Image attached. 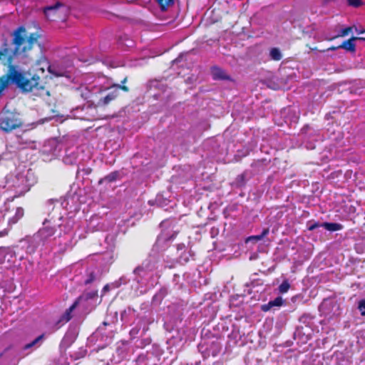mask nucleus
<instances>
[{"label": "nucleus", "mask_w": 365, "mask_h": 365, "mask_svg": "<svg viewBox=\"0 0 365 365\" xmlns=\"http://www.w3.org/2000/svg\"><path fill=\"white\" fill-rule=\"evenodd\" d=\"M26 77L24 73L18 71L14 65L9 66V70L5 76L0 78V93L8 85L11 83L16 84L24 91H38L43 88L42 81L37 74Z\"/></svg>", "instance_id": "f257e3e1"}, {"label": "nucleus", "mask_w": 365, "mask_h": 365, "mask_svg": "<svg viewBox=\"0 0 365 365\" xmlns=\"http://www.w3.org/2000/svg\"><path fill=\"white\" fill-rule=\"evenodd\" d=\"M93 88H98L99 91H106L110 88H114L113 91L108 93L106 96L101 98L99 101L98 102V106H106L108 103H110L112 101L115 100L118 96H119V90H122L125 92H128L129 88L128 86L125 85H120L117 83L113 84H107L106 86H101V85H94L93 86Z\"/></svg>", "instance_id": "f03ea898"}, {"label": "nucleus", "mask_w": 365, "mask_h": 365, "mask_svg": "<svg viewBox=\"0 0 365 365\" xmlns=\"http://www.w3.org/2000/svg\"><path fill=\"white\" fill-rule=\"evenodd\" d=\"M22 120L16 113L6 112L0 117V128L6 133H9L21 127Z\"/></svg>", "instance_id": "7ed1b4c3"}, {"label": "nucleus", "mask_w": 365, "mask_h": 365, "mask_svg": "<svg viewBox=\"0 0 365 365\" xmlns=\"http://www.w3.org/2000/svg\"><path fill=\"white\" fill-rule=\"evenodd\" d=\"M76 309L81 314H88L91 305V292L83 293L73 304Z\"/></svg>", "instance_id": "20e7f679"}, {"label": "nucleus", "mask_w": 365, "mask_h": 365, "mask_svg": "<svg viewBox=\"0 0 365 365\" xmlns=\"http://www.w3.org/2000/svg\"><path fill=\"white\" fill-rule=\"evenodd\" d=\"M45 67L48 68V71L50 73L56 76H64L65 71H59L56 69V68L53 66L48 65V62L47 60L44 58H41V59L38 60L35 64L34 71H40L42 74L44 73L45 71Z\"/></svg>", "instance_id": "39448f33"}, {"label": "nucleus", "mask_w": 365, "mask_h": 365, "mask_svg": "<svg viewBox=\"0 0 365 365\" xmlns=\"http://www.w3.org/2000/svg\"><path fill=\"white\" fill-rule=\"evenodd\" d=\"M63 4L57 1L52 6H48L43 8V13L47 19L50 21H56L58 14L60 8L63 7Z\"/></svg>", "instance_id": "423d86ee"}, {"label": "nucleus", "mask_w": 365, "mask_h": 365, "mask_svg": "<svg viewBox=\"0 0 365 365\" xmlns=\"http://www.w3.org/2000/svg\"><path fill=\"white\" fill-rule=\"evenodd\" d=\"M48 221L46 220L43 223V227L41 228L38 232V236L41 240L45 242L48 240L51 237L53 236L56 232V228L55 226H51L46 225Z\"/></svg>", "instance_id": "0eeeda50"}, {"label": "nucleus", "mask_w": 365, "mask_h": 365, "mask_svg": "<svg viewBox=\"0 0 365 365\" xmlns=\"http://www.w3.org/2000/svg\"><path fill=\"white\" fill-rule=\"evenodd\" d=\"M357 40L365 41V37L352 36L349 39L344 41L339 46V47L345 49L347 51L354 53L356 51V44L354 43V41Z\"/></svg>", "instance_id": "6e6552de"}, {"label": "nucleus", "mask_w": 365, "mask_h": 365, "mask_svg": "<svg viewBox=\"0 0 365 365\" xmlns=\"http://www.w3.org/2000/svg\"><path fill=\"white\" fill-rule=\"evenodd\" d=\"M211 73L214 80H231L230 76L223 69L217 66L211 68Z\"/></svg>", "instance_id": "1a4fd4ad"}, {"label": "nucleus", "mask_w": 365, "mask_h": 365, "mask_svg": "<svg viewBox=\"0 0 365 365\" xmlns=\"http://www.w3.org/2000/svg\"><path fill=\"white\" fill-rule=\"evenodd\" d=\"M284 300L282 297L279 296L274 300L269 301L267 304H262L261 306V310L267 312L269 311L274 307H281L284 304Z\"/></svg>", "instance_id": "9d476101"}, {"label": "nucleus", "mask_w": 365, "mask_h": 365, "mask_svg": "<svg viewBox=\"0 0 365 365\" xmlns=\"http://www.w3.org/2000/svg\"><path fill=\"white\" fill-rule=\"evenodd\" d=\"M75 305L72 304L65 312L62 314L60 319L56 322V325L61 327V325L69 322L72 318V312L75 310Z\"/></svg>", "instance_id": "9b49d317"}, {"label": "nucleus", "mask_w": 365, "mask_h": 365, "mask_svg": "<svg viewBox=\"0 0 365 365\" xmlns=\"http://www.w3.org/2000/svg\"><path fill=\"white\" fill-rule=\"evenodd\" d=\"M322 227L331 232L338 231L343 229V225L336 222H323L322 223Z\"/></svg>", "instance_id": "f8f14e48"}, {"label": "nucleus", "mask_w": 365, "mask_h": 365, "mask_svg": "<svg viewBox=\"0 0 365 365\" xmlns=\"http://www.w3.org/2000/svg\"><path fill=\"white\" fill-rule=\"evenodd\" d=\"M45 338V334H42L39 335L38 337H36L35 339H34L30 343H28L25 344L23 347L24 350L29 349L35 346H39L40 343Z\"/></svg>", "instance_id": "ddd939ff"}, {"label": "nucleus", "mask_w": 365, "mask_h": 365, "mask_svg": "<svg viewBox=\"0 0 365 365\" xmlns=\"http://www.w3.org/2000/svg\"><path fill=\"white\" fill-rule=\"evenodd\" d=\"M270 58L273 61H278L282 58V53L278 48H272L269 51Z\"/></svg>", "instance_id": "4468645a"}, {"label": "nucleus", "mask_w": 365, "mask_h": 365, "mask_svg": "<svg viewBox=\"0 0 365 365\" xmlns=\"http://www.w3.org/2000/svg\"><path fill=\"white\" fill-rule=\"evenodd\" d=\"M162 11H165L169 6L174 4V0H156Z\"/></svg>", "instance_id": "2eb2a0df"}, {"label": "nucleus", "mask_w": 365, "mask_h": 365, "mask_svg": "<svg viewBox=\"0 0 365 365\" xmlns=\"http://www.w3.org/2000/svg\"><path fill=\"white\" fill-rule=\"evenodd\" d=\"M24 209L22 207H17L15 213V216L14 218L10 219L9 221V224H14L16 223L19 219H21L24 216Z\"/></svg>", "instance_id": "dca6fc26"}, {"label": "nucleus", "mask_w": 365, "mask_h": 365, "mask_svg": "<svg viewBox=\"0 0 365 365\" xmlns=\"http://www.w3.org/2000/svg\"><path fill=\"white\" fill-rule=\"evenodd\" d=\"M290 288V284L287 279H284L279 286V292L282 294L286 293Z\"/></svg>", "instance_id": "f3484780"}, {"label": "nucleus", "mask_w": 365, "mask_h": 365, "mask_svg": "<svg viewBox=\"0 0 365 365\" xmlns=\"http://www.w3.org/2000/svg\"><path fill=\"white\" fill-rule=\"evenodd\" d=\"M118 175H119L118 172H117V171L112 172L110 174H108V175H106L104 178L103 180L107 181L108 182H112L117 180V178H118Z\"/></svg>", "instance_id": "a211bd4d"}, {"label": "nucleus", "mask_w": 365, "mask_h": 365, "mask_svg": "<svg viewBox=\"0 0 365 365\" xmlns=\"http://www.w3.org/2000/svg\"><path fill=\"white\" fill-rule=\"evenodd\" d=\"M352 29L353 28L351 26H349L341 29L336 37H344L347 36L352 31Z\"/></svg>", "instance_id": "6ab92c4d"}, {"label": "nucleus", "mask_w": 365, "mask_h": 365, "mask_svg": "<svg viewBox=\"0 0 365 365\" xmlns=\"http://www.w3.org/2000/svg\"><path fill=\"white\" fill-rule=\"evenodd\" d=\"M348 5L354 8H358L363 4L362 0H346Z\"/></svg>", "instance_id": "aec40b11"}, {"label": "nucleus", "mask_w": 365, "mask_h": 365, "mask_svg": "<svg viewBox=\"0 0 365 365\" xmlns=\"http://www.w3.org/2000/svg\"><path fill=\"white\" fill-rule=\"evenodd\" d=\"M358 308L359 311L361 312V314L362 316H365V299H361L359 302Z\"/></svg>", "instance_id": "412c9836"}, {"label": "nucleus", "mask_w": 365, "mask_h": 365, "mask_svg": "<svg viewBox=\"0 0 365 365\" xmlns=\"http://www.w3.org/2000/svg\"><path fill=\"white\" fill-rule=\"evenodd\" d=\"M262 240V237H260L259 235H252V236H250L247 239V242L248 241H250V240H256V241H259V240Z\"/></svg>", "instance_id": "4be33fe9"}, {"label": "nucleus", "mask_w": 365, "mask_h": 365, "mask_svg": "<svg viewBox=\"0 0 365 365\" xmlns=\"http://www.w3.org/2000/svg\"><path fill=\"white\" fill-rule=\"evenodd\" d=\"M319 227H322V224H320L319 222H314L309 226L308 230H314V229Z\"/></svg>", "instance_id": "5701e85b"}, {"label": "nucleus", "mask_w": 365, "mask_h": 365, "mask_svg": "<svg viewBox=\"0 0 365 365\" xmlns=\"http://www.w3.org/2000/svg\"><path fill=\"white\" fill-rule=\"evenodd\" d=\"M10 232V230L8 228L4 229L3 230L0 231V237H4L9 235Z\"/></svg>", "instance_id": "b1692460"}, {"label": "nucleus", "mask_w": 365, "mask_h": 365, "mask_svg": "<svg viewBox=\"0 0 365 365\" xmlns=\"http://www.w3.org/2000/svg\"><path fill=\"white\" fill-rule=\"evenodd\" d=\"M269 228H265L262 230V233L259 235L260 237H262V240L269 234Z\"/></svg>", "instance_id": "393cba45"}, {"label": "nucleus", "mask_w": 365, "mask_h": 365, "mask_svg": "<svg viewBox=\"0 0 365 365\" xmlns=\"http://www.w3.org/2000/svg\"><path fill=\"white\" fill-rule=\"evenodd\" d=\"M338 48H341L340 47L338 46H331L329 48H328L327 49H326V51H335ZM323 51H325V50H324Z\"/></svg>", "instance_id": "a878e982"}, {"label": "nucleus", "mask_w": 365, "mask_h": 365, "mask_svg": "<svg viewBox=\"0 0 365 365\" xmlns=\"http://www.w3.org/2000/svg\"><path fill=\"white\" fill-rule=\"evenodd\" d=\"M184 247H185V245H184V244H178V245H177V249H178V250H182V248H184Z\"/></svg>", "instance_id": "bb28decb"}, {"label": "nucleus", "mask_w": 365, "mask_h": 365, "mask_svg": "<svg viewBox=\"0 0 365 365\" xmlns=\"http://www.w3.org/2000/svg\"><path fill=\"white\" fill-rule=\"evenodd\" d=\"M128 81V77H127V76H125V78L121 81V83H122V85H124V84L126 83V81Z\"/></svg>", "instance_id": "cd10ccee"}, {"label": "nucleus", "mask_w": 365, "mask_h": 365, "mask_svg": "<svg viewBox=\"0 0 365 365\" xmlns=\"http://www.w3.org/2000/svg\"><path fill=\"white\" fill-rule=\"evenodd\" d=\"M91 282V275L88 277V278L86 280V283L88 284Z\"/></svg>", "instance_id": "c85d7f7f"}, {"label": "nucleus", "mask_w": 365, "mask_h": 365, "mask_svg": "<svg viewBox=\"0 0 365 365\" xmlns=\"http://www.w3.org/2000/svg\"><path fill=\"white\" fill-rule=\"evenodd\" d=\"M356 32H357L358 34H363V33H364V32H365V30H359V31H358L357 29H356Z\"/></svg>", "instance_id": "c756f323"}, {"label": "nucleus", "mask_w": 365, "mask_h": 365, "mask_svg": "<svg viewBox=\"0 0 365 365\" xmlns=\"http://www.w3.org/2000/svg\"><path fill=\"white\" fill-rule=\"evenodd\" d=\"M102 79H103V80H104V81H107V82L108 81V80L105 76H103V77H102Z\"/></svg>", "instance_id": "7c9ffc66"}, {"label": "nucleus", "mask_w": 365, "mask_h": 365, "mask_svg": "<svg viewBox=\"0 0 365 365\" xmlns=\"http://www.w3.org/2000/svg\"><path fill=\"white\" fill-rule=\"evenodd\" d=\"M66 342V339H64L61 343V346H63V344Z\"/></svg>", "instance_id": "2f4dec72"}, {"label": "nucleus", "mask_w": 365, "mask_h": 365, "mask_svg": "<svg viewBox=\"0 0 365 365\" xmlns=\"http://www.w3.org/2000/svg\"><path fill=\"white\" fill-rule=\"evenodd\" d=\"M1 356H2V354H0V357H1Z\"/></svg>", "instance_id": "473e14b6"}]
</instances>
